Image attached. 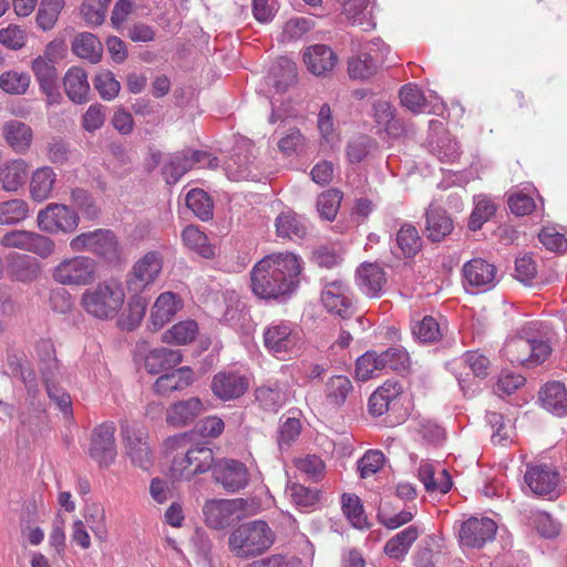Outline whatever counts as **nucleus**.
Here are the masks:
<instances>
[{
  "instance_id": "nucleus-59",
  "label": "nucleus",
  "mask_w": 567,
  "mask_h": 567,
  "mask_svg": "<svg viewBox=\"0 0 567 567\" xmlns=\"http://www.w3.org/2000/svg\"><path fill=\"white\" fill-rule=\"evenodd\" d=\"M379 354L384 363V369L403 372L410 367V357L403 347H391Z\"/></svg>"
},
{
  "instance_id": "nucleus-16",
  "label": "nucleus",
  "mask_w": 567,
  "mask_h": 567,
  "mask_svg": "<svg viewBox=\"0 0 567 567\" xmlns=\"http://www.w3.org/2000/svg\"><path fill=\"white\" fill-rule=\"evenodd\" d=\"M321 301L328 312L340 317L342 320H350L357 312L351 298L346 293L342 281L328 284L322 290Z\"/></svg>"
},
{
  "instance_id": "nucleus-62",
  "label": "nucleus",
  "mask_w": 567,
  "mask_h": 567,
  "mask_svg": "<svg viewBox=\"0 0 567 567\" xmlns=\"http://www.w3.org/2000/svg\"><path fill=\"white\" fill-rule=\"evenodd\" d=\"M399 97L401 104L413 113L422 112L425 106V96L417 85L409 83L400 89Z\"/></svg>"
},
{
  "instance_id": "nucleus-64",
  "label": "nucleus",
  "mask_w": 567,
  "mask_h": 567,
  "mask_svg": "<svg viewBox=\"0 0 567 567\" xmlns=\"http://www.w3.org/2000/svg\"><path fill=\"white\" fill-rule=\"evenodd\" d=\"M71 199L73 204L83 213L85 218L95 220L100 216L101 210L92 195L86 189L74 188L71 192Z\"/></svg>"
},
{
  "instance_id": "nucleus-24",
  "label": "nucleus",
  "mask_w": 567,
  "mask_h": 567,
  "mask_svg": "<svg viewBox=\"0 0 567 567\" xmlns=\"http://www.w3.org/2000/svg\"><path fill=\"white\" fill-rule=\"evenodd\" d=\"M454 224L445 209L430 206L425 212L424 235L432 243L442 241L452 233Z\"/></svg>"
},
{
  "instance_id": "nucleus-4",
  "label": "nucleus",
  "mask_w": 567,
  "mask_h": 567,
  "mask_svg": "<svg viewBox=\"0 0 567 567\" xmlns=\"http://www.w3.org/2000/svg\"><path fill=\"white\" fill-rule=\"evenodd\" d=\"M71 250L89 251L109 265H120L122 248L115 233L111 229L97 228L82 233L70 241Z\"/></svg>"
},
{
  "instance_id": "nucleus-57",
  "label": "nucleus",
  "mask_w": 567,
  "mask_h": 567,
  "mask_svg": "<svg viewBox=\"0 0 567 567\" xmlns=\"http://www.w3.org/2000/svg\"><path fill=\"white\" fill-rule=\"evenodd\" d=\"M384 369V363L377 351H367L355 362V374L361 381H367L374 377V371Z\"/></svg>"
},
{
  "instance_id": "nucleus-48",
  "label": "nucleus",
  "mask_w": 567,
  "mask_h": 567,
  "mask_svg": "<svg viewBox=\"0 0 567 567\" xmlns=\"http://www.w3.org/2000/svg\"><path fill=\"white\" fill-rule=\"evenodd\" d=\"M190 169L188 151H182L169 156L167 164L163 167V175L167 184L174 185Z\"/></svg>"
},
{
  "instance_id": "nucleus-56",
  "label": "nucleus",
  "mask_w": 567,
  "mask_h": 567,
  "mask_svg": "<svg viewBox=\"0 0 567 567\" xmlns=\"http://www.w3.org/2000/svg\"><path fill=\"white\" fill-rule=\"evenodd\" d=\"M93 84L104 101L114 100L121 90L120 82L110 70L99 71L93 79Z\"/></svg>"
},
{
  "instance_id": "nucleus-34",
  "label": "nucleus",
  "mask_w": 567,
  "mask_h": 567,
  "mask_svg": "<svg viewBox=\"0 0 567 567\" xmlns=\"http://www.w3.org/2000/svg\"><path fill=\"white\" fill-rule=\"evenodd\" d=\"M177 311L176 296L173 292L161 293L151 312V324L154 331L163 328Z\"/></svg>"
},
{
  "instance_id": "nucleus-33",
  "label": "nucleus",
  "mask_w": 567,
  "mask_h": 567,
  "mask_svg": "<svg viewBox=\"0 0 567 567\" xmlns=\"http://www.w3.org/2000/svg\"><path fill=\"white\" fill-rule=\"evenodd\" d=\"M56 181L54 171L49 167L37 168L30 179V196L34 202L42 203L51 196Z\"/></svg>"
},
{
  "instance_id": "nucleus-30",
  "label": "nucleus",
  "mask_w": 567,
  "mask_h": 567,
  "mask_svg": "<svg viewBox=\"0 0 567 567\" xmlns=\"http://www.w3.org/2000/svg\"><path fill=\"white\" fill-rule=\"evenodd\" d=\"M539 399L547 411L558 416L567 414V389L564 383L554 381L545 384L539 392Z\"/></svg>"
},
{
  "instance_id": "nucleus-27",
  "label": "nucleus",
  "mask_w": 567,
  "mask_h": 567,
  "mask_svg": "<svg viewBox=\"0 0 567 567\" xmlns=\"http://www.w3.org/2000/svg\"><path fill=\"white\" fill-rule=\"evenodd\" d=\"M2 136L17 153L27 152L32 143V128L18 120L7 121L2 126Z\"/></svg>"
},
{
  "instance_id": "nucleus-25",
  "label": "nucleus",
  "mask_w": 567,
  "mask_h": 567,
  "mask_svg": "<svg viewBox=\"0 0 567 567\" xmlns=\"http://www.w3.org/2000/svg\"><path fill=\"white\" fill-rule=\"evenodd\" d=\"M182 361L183 355L179 350L159 348L148 352L144 367L151 374H163L175 369Z\"/></svg>"
},
{
  "instance_id": "nucleus-19",
  "label": "nucleus",
  "mask_w": 567,
  "mask_h": 567,
  "mask_svg": "<svg viewBox=\"0 0 567 567\" xmlns=\"http://www.w3.org/2000/svg\"><path fill=\"white\" fill-rule=\"evenodd\" d=\"M248 379L237 372H218L214 375L210 389L223 401L240 398L248 390Z\"/></svg>"
},
{
  "instance_id": "nucleus-28",
  "label": "nucleus",
  "mask_w": 567,
  "mask_h": 567,
  "mask_svg": "<svg viewBox=\"0 0 567 567\" xmlns=\"http://www.w3.org/2000/svg\"><path fill=\"white\" fill-rule=\"evenodd\" d=\"M28 164L24 159L7 161L0 166V183L3 190L16 193L23 186L28 176Z\"/></svg>"
},
{
  "instance_id": "nucleus-31",
  "label": "nucleus",
  "mask_w": 567,
  "mask_h": 567,
  "mask_svg": "<svg viewBox=\"0 0 567 567\" xmlns=\"http://www.w3.org/2000/svg\"><path fill=\"white\" fill-rule=\"evenodd\" d=\"M342 8V13L352 24L361 25L363 30L375 27L372 18V8L370 0H337Z\"/></svg>"
},
{
  "instance_id": "nucleus-9",
  "label": "nucleus",
  "mask_w": 567,
  "mask_h": 567,
  "mask_svg": "<svg viewBox=\"0 0 567 567\" xmlns=\"http://www.w3.org/2000/svg\"><path fill=\"white\" fill-rule=\"evenodd\" d=\"M215 463L213 450L197 445L188 449L184 456L174 457L171 470L175 478L190 481L198 474L213 472Z\"/></svg>"
},
{
  "instance_id": "nucleus-42",
  "label": "nucleus",
  "mask_w": 567,
  "mask_h": 567,
  "mask_svg": "<svg viewBox=\"0 0 567 567\" xmlns=\"http://www.w3.org/2000/svg\"><path fill=\"white\" fill-rule=\"evenodd\" d=\"M272 86L277 92H285L296 82V63L288 58H279L271 69Z\"/></svg>"
},
{
  "instance_id": "nucleus-14",
  "label": "nucleus",
  "mask_w": 567,
  "mask_h": 567,
  "mask_svg": "<svg viewBox=\"0 0 567 567\" xmlns=\"http://www.w3.org/2000/svg\"><path fill=\"white\" fill-rule=\"evenodd\" d=\"M265 348L272 354L280 357L282 354L293 353L299 346L298 333L286 322H274L264 331Z\"/></svg>"
},
{
  "instance_id": "nucleus-7",
  "label": "nucleus",
  "mask_w": 567,
  "mask_h": 567,
  "mask_svg": "<svg viewBox=\"0 0 567 567\" xmlns=\"http://www.w3.org/2000/svg\"><path fill=\"white\" fill-rule=\"evenodd\" d=\"M79 224L78 212L64 204L50 203L37 215V226L45 234H72Z\"/></svg>"
},
{
  "instance_id": "nucleus-2",
  "label": "nucleus",
  "mask_w": 567,
  "mask_h": 567,
  "mask_svg": "<svg viewBox=\"0 0 567 567\" xmlns=\"http://www.w3.org/2000/svg\"><path fill=\"white\" fill-rule=\"evenodd\" d=\"M276 534L264 519H254L236 526L228 536L230 553L240 559H251L268 551Z\"/></svg>"
},
{
  "instance_id": "nucleus-35",
  "label": "nucleus",
  "mask_w": 567,
  "mask_h": 567,
  "mask_svg": "<svg viewBox=\"0 0 567 567\" xmlns=\"http://www.w3.org/2000/svg\"><path fill=\"white\" fill-rule=\"evenodd\" d=\"M206 524L214 528H224L233 513V502L228 499H210L203 507Z\"/></svg>"
},
{
  "instance_id": "nucleus-8",
  "label": "nucleus",
  "mask_w": 567,
  "mask_h": 567,
  "mask_svg": "<svg viewBox=\"0 0 567 567\" xmlns=\"http://www.w3.org/2000/svg\"><path fill=\"white\" fill-rule=\"evenodd\" d=\"M121 435L125 455L134 466L147 471L154 462L147 431L137 424H122Z\"/></svg>"
},
{
  "instance_id": "nucleus-55",
  "label": "nucleus",
  "mask_w": 567,
  "mask_h": 567,
  "mask_svg": "<svg viewBox=\"0 0 567 567\" xmlns=\"http://www.w3.org/2000/svg\"><path fill=\"white\" fill-rule=\"evenodd\" d=\"M342 197V193L336 188L323 192L317 199L319 215L326 220H333L340 208Z\"/></svg>"
},
{
  "instance_id": "nucleus-49",
  "label": "nucleus",
  "mask_w": 567,
  "mask_h": 567,
  "mask_svg": "<svg viewBox=\"0 0 567 567\" xmlns=\"http://www.w3.org/2000/svg\"><path fill=\"white\" fill-rule=\"evenodd\" d=\"M63 7L64 0H41L35 17L37 25L43 31L53 29Z\"/></svg>"
},
{
  "instance_id": "nucleus-38",
  "label": "nucleus",
  "mask_w": 567,
  "mask_h": 567,
  "mask_svg": "<svg viewBox=\"0 0 567 567\" xmlns=\"http://www.w3.org/2000/svg\"><path fill=\"white\" fill-rule=\"evenodd\" d=\"M31 69L40 85V89L48 96H52L58 89V71L55 64L35 58L31 63Z\"/></svg>"
},
{
  "instance_id": "nucleus-5",
  "label": "nucleus",
  "mask_w": 567,
  "mask_h": 567,
  "mask_svg": "<svg viewBox=\"0 0 567 567\" xmlns=\"http://www.w3.org/2000/svg\"><path fill=\"white\" fill-rule=\"evenodd\" d=\"M390 47L381 39L371 40L363 51L348 61V74L351 79L368 80L389 65Z\"/></svg>"
},
{
  "instance_id": "nucleus-45",
  "label": "nucleus",
  "mask_w": 567,
  "mask_h": 567,
  "mask_svg": "<svg viewBox=\"0 0 567 567\" xmlns=\"http://www.w3.org/2000/svg\"><path fill=\"white\" fill-rule=\"evenodd\" d=\"M186 206L203 221L214 216V204L210 196L200 188L190 189L186 195Z\"/></svg>"
},
{
  "instance_id": "nucleus-36",
  "label": "nucleus",
  "mask_w": 567,
  "mask_h": 567,
  "mask_svg": "<svg viewBox=\"0 0 567 567\" xmlns=\"http://www.w3.org/2000/svg\"><path fill=\"white\" fill-rule=\"evenodd\" d=\"M73 53L95 64L101 61L103 47L100 40L92 33L78 34L72 41Z\"/></svg>"
},
{
  "instance_id": "nucleus-6",
  "label": "nucleus",
  "mask_w": 567,
  "mask_h": 567,
  "mask_svg": "<svg viewBox=\"0 0 567 567\" xmlns=\"http://www.w3.org/2000/svg\"><path fill=\"white\" fill-rule=\"evenodd\" d=\"M52 277L61 285L86 286L97 278V262L83 255L68 258L54 267Z\"/></svg>"
},
{
  "instance_id": "nucleus-51",
  "label": "nucleus",
  "mask_w": 567,
  "mask_h": 567,
  "mask_svg": "<svg viewBox=\"0 0 567 567\" xmlns=\"http://www.w3.org/2000/svg\"><path fill=\"white\" fill-rule=\"evenodd\" d=\"M352 389V382L348 377L333 375L326 384V398L331 404L341 406Z\"/></svg>"
},
{
  "instance_id": "nucleus-39",
  "label": "nucleus",
  "mask_w": 567,
  "mask_h": 567,
  "mask_svg": "<svg viewBox=\"0 0 567 567\" xmlns=\"http://www.w3.org/2000/svg\"><path fill=\"white\" fill-rule=\"evenodd\" d=\"M375 123L389 135L399 136L403 132L401 122L395 118V111L388 101H375L372 105Z\"/></svg>"
},
{
  "instance_id": "nucleus-13",
  "label": "nucleus",
  "mask_w": 567,
  "mask_h": 567,
  "mask_svg": "<svg viewBox=\"0 0 567 567\" xmlns=\"http://www.w3.org/2000/svg\"><path fill=\"white\" fill-rule=\"evenodd\" d=\"M114 433L115 426L112 422L100 424L92 432L89 453L100 466L107 467L115 461L117 451Z\"/></svg>"
},
{
  "instance_id": "nucleus-46",
  "label": "nucleus",
  "mask_w": 567,
  "mask_h": 567,
  "mask_svg": "<svg viewBox=\"0 0 567 567\" xmlns=\"http://www.w3.org/2000/svg\"><path fill=\"white\" fill-rule=\"evenodd\" d=\"M276 231L279 237L302 239L307 235V226L295 213H282L276 218Z\"/></svg>"
},
{
  "instance_id": "nucleus-11",
  "label": "nucleus",
  "mask_w": 567,
  "mask_h": 567,
  "mask_svg": "<svg viewBox=\"0 0 567 567\" xmlns=\"http://www.w3.org/2000/svg\"><path fill=\"white\" fill-rule=\"evenodd\" d=\"M212 477L215 484H219L229 493L244 489L249 483V471L243 462L234 458H219L216 461Z\"/></svg>"
},
{
  "instance_id": "nucleus-53",
  "label": "nucleus",
  "mask_w": 567,
  "mask_h": 567,
  "mask_svg": "<svg viewBox=\"0 0 567 567\" xmlns=\"http://www.w3.org/2000/svg\"><path fill=\"white\" fill-rule=\"evenodd\" d=\"M527 519L529 526L535 528L545 538H554L560 532V524L546 512H530Z\"/></svg>"
},
{
  "instance_id": "nucleus-58",
  "label": "nucleus",
  "mask_w": 567,
  "mask_h": 567,
  "mask_svg": "<svg viewBox=\"0 0 567 567\" xmlns=\"http://www.w3.org/2000/svg\"><path fill=\"white\" fill-rule=\"evenodd\" d=\"M198 326L194 320L182 321L164 332L163 341L184 344L194 340Z\"/></svg>"
},
{
  "instance_id": "nucleus-32",
  "label": "nucleus",
  "mask_w": 567,
  "mask_h": 567,
  "mask_svg": "<svg viewBox=\"0 0 567 567\" xmlns=\"http://www.w3.org/2000/svg\"><path fill=\"white\" fill-rule=\"evenodd\" d=\"M359 288L369 297H378L385 284V272L377 264H362L357 270Z\"/></svg>"
},
{
  "instance_id": "nucleus-21",
  "label": "nucleus",
  "mask_w": 567,
  "mask_h": 567,
  "mask_svg": "<svg viewBox=\"0 0 567 567\" xmlns=\"http://www.w3.org/2000/svg\"><path fill=\"white\" fill-rule=\"evenodd\" d=\"M302 60L310 73L326 76L336 66L338 56L330 47L313 44L305 49Z\"/></svg>"
},
{
  "instance_id": "nucleus-41",
  "label": "nucleus",
  "mask_w": 567,
  "mask_h": 567,
  "mask_svg": "<svg viewBox=\"0 0 567 567\" xmlns=\"http://www.w3.org/2000/svg\"><path fill=\"white\" fill-rule=\"evenodd\" d=\"M127 309L122 313L120 323L126 330H134L140 326L143 320L146 308L148 306V298L142 296L141 292H133Z\"/></svg>"
},
{
  "instance_id": "nucleus-15",
  "label": "nucleus",
  "mask_w": 567,
  "mask_h": 567,
  "mask_svg": "<svg viewBox=\"0 0 567 567\" xmlns=\"http://www.w3.org/2000/svg\"><path fill=\"white\" fill-rule=\"evenodd\" d=\"M524 481L535 495L551 497L559 485L560 474L553 465L528 464Z\"/></svg>"
},
{
  "instance_id": "nucleus-47",
  "label": "nucleus",
  "mask_w": 567,
  "mask_h": 567,
  "mask_svg": "<svg viewBox=\"0 0 567 567\" xmlns=\"http://www.w3.org/2000/svg\"><path fill=\"white\" fill-rule=\"evenodd\" d=\"M29 216V205L25 200L13 198L0 202V225H16Z\"/></svg>"
},
{
  "instance_id": "nucleus-17",
  "label": "nucleus",
  "mask_w": 567,
  "mask_h": 567,
  "mask_svg": "<svg viewBox=\"0 0 567 567\" xmlns=\"http://www.w3.org/2000/svg\"><path fill=\"white\" fill-rule=\"evenodd\" d=\"M465 287L488 291L496 282V267L483 258H473L462 269Z\"/></svg>"
},
{
  "instance_id": "nucleus-3",
  "label": "nucleus",
  "mask_w": 567,
  "mask_h": 567,
  "mask_svg": "<svg viewBox=\"0 0 567 567\" xmlns=\"http://www.w3.org/2000/svg\"><path fill=\"white\" fill-rule=\"evenodd\" d=\"M125 293L121 284L109 280L97 284L82 295L85 311L99 319H112L122 308Z\"/></svg>"
},
{
  "instance_id": "nucleus-29",
  "label": "nucleus",
  "mask_w": 567,
  "mask_h": 567,
  "mask_svg": "<svg viewBox=\"0 0 567 567\" xmlns=\"http://www.w3.org/2000/svg\"><path fill=\"white\" fill-rule=\"evenodd\" d=\"M10 277L20 282L35 281L41 275V265L35 257L14 255L8 265Z\"/></svg>"
},
{
  "instance_id": "nucleus-60",
  "label": "nucleus",
  "mask_w": 567,
  "mask_h": 567,
  "mask_svg": "<svg viewBox=\"0 0 567 567\" xmlns=\"http://www.w3.org/2000/svg\"><path fill=\"white\" fill-rule=\"evenodd\" d=\"M496 212V206L493 202L486 198L478 199L475 204L474 209L472 210L467 227L472 231H476L482 228V226L494 216Z\"/></svg>"
},
{
  "instance_id": "nucleus-44",
  "label": "nucleus",
  "mask_w": 567,
  "mask_h": 567,
  "mask_svg": "<svg viewBox=\"0 0 567 567\" xmlns=\"http://www.w3.org/2000/svg\"><path fill=\"white\" fill-rule=\"evenodd\" d=\"M396 245L403 257L412 258L422 249L423 240L412 224H403L396 234Z\"/></svg>"
},
{
  "instance_id": "nucleus-54",
  "label": "nucleus",
  "mask_w": 567,
  "mask_h": 567,
  "mask_svg": "<svg viewBox=\"0 0 567 567\" xmlns=\"http://www.w3.org/2000/svg\"><path fill=\"white\" fill-rule=\"evenodd\" d=\"M440 475L444 476V482H436L434 478V468L430 464H422L419 468V478L424 484L427 492L439 491L442 494L452 488V478L447 470H442Z\"/></svg>"
},
{
  "instance_id": "nucleus-20",
  "label": "nucleus",
  "mask_w": 567,
  "mask_h": 567,
  "mask_svg": "<svg viewBox=\"0 0 567 567\" xmlns=\"http://www.w3.org/2000/svg\"><path fill=\"white\" fill-rule=\"evenodd\" d=\"M195 382V373L190 367L173 369L161 374L153 384V391L159 396H169L182 392Z\"/></svg>"
},
{
  "instance_id": "nucleus-63",
  "label": "nucleus",
  "mask_w": 567,
  "mask_h": 567,
  "mask_svg": "<svg viewBox=\"0 0 567 567\" xmlns=\"http://www.w3.org/2000/svg\"><path fill=\"white\" fill-rule=\"evenodd\" d=\"M375 146L377 142L372 137L360 135L348 143L347 156L351 163H360L368 157Z\"/></svg>"
},
{
  "instance_id": "nucleus-43",
  "label": "nucleus",
  "mask_w": 567,
  "mask_h": 567,
  "mask_svg": "<svg viewBox=\"0 0 567 567\" xmlns=\"http://www.w3.org/2000/svg\"><path fill=\"white\" fill-rule=\"evenodd\" d=\"M182 239L185 246L202 257L207 259L215 257V247L208 243L207 236L197 226L189 225L185 227L182 231Z\"/></svg>"
},
{
  "instance_id": "nucleus-37",
  "label": "nucleus",
  "mask_w": 567,
  "mask_h": 567,
  "mask_svg": "<svg viewBox=\"0 0 567 567\" xmlns=\"http://www.w3.org/2000/svg\"><path fill=\"white\" fill-rule=\"evenodd\" d=\"M420 530L417 526L411 525L391 537L384 546V553L392 558H403L412 544L417 539Z\"/></svg>"
},
{
  "instance_id": "nucleus-22",
  "label": "nucleus",
  "mask_w": 567,
  "mask_h": 567,
  "mask_svg": "<svg viewBox=\"0 0 567 567\" xmlns=\"http://www.w3.org/2000/svg\"><path fill=\"white\" fill-rule=\"evenodd\" d=\"M204 411V404L197 396L181 400L166 410L165 420L174 427H182L194 422Z\"/></svg>"
},
{
  "instance_id": "nucleus-23",
  "label": "nucleus",
  "mask_w": 567,
  "mask_h": 567,
  "mask_svg": "<svg viewBox=\"0 0 567 567\" xmlns=\"http://www.w3.org/2000/svg\"><path fill=\"white\" fill-rule=\"evenodd\" d=\"M403 392L400 382L395 380H386L370 396L368 409L371 415L381 416L386 413L392 404L399 400Z\"/></svg>"
},
{
  "instance_id": "nucleus-1",
  "label": "nucleus",
  "mask_w": 567,
  "mask_h": 567,
  "mask_svg": "<svg viewBox=\"0 0 567 567\" xmlns=\"http://www.w3.org/2000/svg\"><path fill=\"white\" fill-rule=\"evenodd\" d=\"M301 264L292 252L271 254L250 271L254 295L264 300H286L299 287Z\"/></svg>"
},
{
  "instance_id": "nucleus-26",
  "label": "nucleus",
  "mask_w": 567,
  "mask_h": 567,
  "mask_svg": "<svg viewBox=\"0 0 567 567\" xmlns=\"http://www.w3.org/2000/svg\"><path fill=\"white\" fill-rule=\"evenodd\" d=\"M66 96L75 104H83L89 101L90 84L87 73L79 66L68 70L63 79Z\"/></svg>"
},
{
  "instance_id": "nucleus-50",
  "label": "nucleus",
  "mask_w": 567,
  "mask_h": 567,
  "mask_svg": "<svg viewBox=\"0 0 567 567\" xmlns=\"http://www.w3.org/2000/svg\"><path fill=\"white\" fill-rule=\"evenodd\" d=\"M342 512L350 520V523L359 529L368 528V518L364 514L361 499L355 494L342 495Z\"/></svg>"
},
{
  "instance_id": "nucleus-61",
  "label": "nucleus",
  "mask_w": 567,
  "mask_h": 567,
  "mask_svg": "<svg viewBox=\"0 0 567 567\" xmlns=\"http://www.w3.org/2000/svg\"><path fill=\"white\" fill-rule=\"evenodd\" d=\"M112 0H84L81 6L83 19L92 25H100L105 20L109 4Z\"/></svg>"
},
{
  "instance_id": "nucleus-10",
  "label": "nucleus",
  "mask_w": 567,
  "mask_h": 567,
  "mask_svg": "<svg viewBox=\"0 0 567 567\" xmlns=\"http://www.w3.org/2000/svg\"><path fill=\"white\" fill-rule=\"evenodd\" d=\"M1 245L32 252L41 258H48L55 250V243L48 236L24 229H14L6 233L1 238Z\"/></svg>"
},
{
  "instance_id": "nucleus-52",
  "label": "nucleus",
  "mask_w": 567,
  "mask_h": 567,
  "mask_svg": "<svg viewBox=\"0 0 567 567\" xmlns=\"http://www.w3.org/2000/svg\"><path fill=\"white\" fill-rule=\"evenodd\" d=\"M31 78L27 72L14 70L3 72L0 75V89L11 95H22L30 86Z\"/></svg>"
},
{
  "instance_id": "nucleus-12",
  "label": "nucleus",
  "mask_w": 567,
  "mask_h": 567,
  "mask_svg": "<svg viewBox=\"0 0 567 567\" xmlns=\"http://www.w3.org/2000/svg\"><path fill=\"white\" fill-rule=\"evenodd\" d=\"M163 268V258L158 251L151 250L138 259L126 280L130 292H142L152 285Z\"/></svg>"
},
{
  "instance_id": "nucleus-18",
  "label": "nucleus",
  "mask_w": 567,
  "mask_h": 567,
  "mask_svg": "<svg viewBox=\"0 0 567 567\" xmlns=\"http://www.w3.org/2000/svg\"><path fill=\"white\" fill-rule=\"evenodd\" d=\"M497 526L493 519L471 517L462 524L460 539L465 546L481 548L494 538Z\"/></svg>"
},
{
  "instance_id": "nucleus-40",
  "label": "nucleus",
  "mask_w": 567,
  "mask_h": 567,
  "mask_svg": "<svg viewBox=\"0 0 567 567\" xmlns=\"http://www.w3.org/2000/svg\"><path fill=\"white\" fill-rule=\"evenodd\" d=\"M503 353L512 363L532 367L530 338L518 336L509 339L503 348Z\"/></svg>"
}]
</instances>
